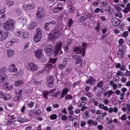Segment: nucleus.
<instances>
[{
  "mask_svg": "<svg viewBox=\"0 0 130 130\" xmlns=\"http://www.w3.org/2000/svg\"><path fill=\"white\" fill-rule=\"evenodd\" d=\"M16 26V20L13 19H9L3 23V28L6 31H12L14 30Z\"/></svg>",
  "mask_w": 130,
  "mask_h": 130,
  "instance_id": "1",
  "label": "nucleus"
},
{
  "mask_svg": "<svg viewBox=\"0 0 130 130\" xmlns=\"http://www.w3.org/2000/svg\"><path fill=\"white\" fill-rule=\"evenodd\" d=\"M26 68L30 72H36L38 70L37 65L33 62H28L26 64Z\"/></svg>",
  "mask_w": 130,
  "mask_h": 130,
  "instance_id": "2",
  "label": "nucleus"
},
{
  "mask_svg": "<svg viewBox=\"0 0 130 130\" xmlns=\"http://www.w3.org/2000/svg\"><path fill=\"white\" fill-rule=\"evenodd\" d=\"M52 50H53V46L51 44L47 45L44 48V51L48 56L51 55Z\"/></svg>",
  "mask_w": 130,
  "mask_h": 130,
  "instance_id": "3",
  "label": "nucleus"
},
{
  "mask_svg": "<svg viewBox=\"0 0 130 130\" xmlns=\"http://www.w3.org/2000/svg\"><path fill=\"white\" fill-rule=\"evenodd\" d=\"M45 16L44 14V9L42 6H40L38 8V11L37 12V17L38 18H43Z\"/></svg>",
  "mask_w": 130,
  "mask_h": 130,
  "instance_id": "4",
  "label": "nucleus"
},
{
  "mask_svg": "<svg viewBox=\"0 0 130 130\" xmlns=\"http://www.w3.org/2000/svg\"><path fill=\"white\" fill-rule=\"evenodd\" d=\"M11 98V96L9 94H5L3 90L0 91V99H2L4 101H9Z\"/></svg>",
  "mask_w": 130,
  "mask_h": 130,
  "instance_id": "5",
  "label": "nucleus"
},
{
  "mask_svg": "<svg viewBox=\"0 0 130 130\" xmlns=\"http://www.w3.org/2000/svg\"><path fill=\"white\" fill-rule=\"evenodd\" d=\"M9 36V31H3L0 30V41L6 40Z\"/></svg>",
  "mask_w": 130,
  "mask_h": 130,
  "instance_id": "6",
  "label": "nucleus"
},
{
  "mask_svg": "<svg viewBox=\"0 0 130 130\" xmlns=\"http://www.w3.org/2000/svg\"><path fill=\"white\" fill-rule=\"evenodd\" d=\"M61 47H62V43L61 42H58L56 43V45L55 46V55H57L58 53H59V51H60V50L61 49Z\"/></svg>",
  "mask_w": 130,
  "mask_h": 130,
  "instance_id": "7",
  "label": "nucleus"
},
{
  "mask_svg": "<svg viewBox=\"0 0 130 130\" xmlns=\"http://www.w3.org/2000/svg\"><path fill=\"white\" fill-rule=\"evenodd\" d=\"M36 7L35 4L32 3L31 4H26L23 6V9L24 11H29L34 9Z\"/></svg>",
  "mask_w": 130,
  "mask_h": 130,
  "instance_id": "8",
  "label": "nucleus"
},
{
  "mask_svg": "<svg viewBox=\"0 0 130 130\" xmlns=\"http://www.w3.org/2000/svg\"><path fill=\"white\" fill-rule=\"evenodd\" d=\"M62 10V3L58 2L57 7L54 8L53 13H59Z\"/></svg>",
  "mask_w": 130,
  "mask_h": 130,
  "instance_id": "9",
  "label": "nucleus"
},
{
  "mask_svg": "<svg viewBox=\"0 0 130 130\" xmlns=\"http://www.w3.org/2000/svg\"><path fill=\"white\" fill-rule=\"evenodd\" d=\"M8 70L10 73H17L18 72V69L14 63H11L9 65Z\"/></svg>",
  "mask_w": 130,
  "mask_h": 130,
  "instance_id": "10",
  "label": "nucleus"
},
{
  "mask_svg": "<svg viewBox=\"0 0 130 130\" xmlns=\"http://www.w3.org/2000/svg\"><path fill=\"white\" fill-rule=\"evenodd\" d=\"M56 90V89H54L51 90L50 91L48 90H45L43 93V97L44 98H45V99H46L47 100H48V96L49 94H51V93H53L54 92H55Z\"/></svg>",
  "mask_w": 130,
  "mask_h": 130,
  "instance_id": "11",
  "label": "nucleus"
},
{
  "mask_svg": "<svg viewBox=\"0 0 130 130\" xmlns=\"http://www.w3.org/2000/svg\"><path fill=\"white\" fill-rule=\"evenodd\" d=\"M35 55L37 58H41L43 55V53H42V51L41 50H37L35 51Z\"/></svg>",
  "mask_w": 130,
  "mask_h": 130,
  "instance_id": "12",
  "label": "nucleus"
},
{
  "mask_svg": "<svg viewBox=\"0 0 130 130\" xmlns=\"http://www.w3.org/2000/svg\"><path fill=\"white\" fill-rule=\"evenodd\" d=\"M112 23L113 26H115V27H117L119 25L120 23H121V21L120 20L117 18H115L112 20Z\"/></svg>",
  "mask_w": 130,
  "mask_h": 130,
  "instance_id": "13",
  "label": "nucleus"
},
{
  "mask_svg": "<svg viewBox=\"0 0 130 130\" xmlns=\"http://www.w3.org/2000/svg\"><path fill=\"white\" fill-rule=\"evenodd\" d=\"M70 92V88H64L62 89V92L60 95V98H64V96Z\"/></svg>",
  "mask_w": 130,
  "mask_h": 130,
  "instance_id": "14",
  "label": "nucleus"
},
{
  "mask_svg": "<svg viewBox=\"0 0 130 130\" xmlns=\"http://www.w3.org/2000/svg\"><path fill=\"white\" fill-rule=\"evenodd\" d=\"M54 82V78H53V77L50 76L49 78V80H48L46 82V84H47V85H48L49 86L52 87Z\"/></svg>",
  "mask_w": 130,
  "mask_h": 130,
  "instance_id": "15",
  "label": "nucleus"
},
{
  "mask_svg": "<svg viewBox=\"0 0 130 130\" xmlns=\"http://www.w3.org/2000/svg\"><path fill=\"white\" fill-rule=\"evenodd\" d=\"M61 36H62L61 30H58L54 33V39H58Z\"/></svg>",
  "mask_w": 130,
  "mask_h": 130,
  "instance_id": "16",
  "label": "nucleus"
},
{
  "mask_svg": "<svg viewBox=\"0 0 130 130\" xmlns=\"http://www.w3.org/2000/svg\"><path fill=\"white\" fill-rule=\"evenodd\" d=\"M73 51L77 53V54H81L83 52V48L81 47H74L73 49Z\"/></svg>",
  "mask_w": 130,
  "mask_h": 130,
  "instance_id": "17",
  "label": "nucleus"
},
{
  "mask_svg": "<svg viewBox=\"0 0 130 130\" xmlns=\"http://www.w3.org/2000/svg\"><path fill=\"white\" fill-rule=\"evenodd\" d=\"M6 79H7V75H0V84H4L6 82Z\"/></svg>",
  "mask_w": 130,
  "mask_h": 130,
  "instance_id": "18",
  "label": "nucleus"
},
{
  "mask_svg": "<svg viewBox=\"0 0 130 130\" xmlns=\"http://www.w3.org/2000/svg\"><path fill=\"white\" fill-rule=\"evenodd\" d=\"M7 52L8 57H13L15 55V51L13 49L7 50Z\"/></svg>",
  "mask_w": 130,
  "mask_h": 130,
  "instance_id": "19",
  "label": "nucleus"
},
{
  "mask_svg": "<svg viewBox=\"0 0 130 130\" xmlns=\"http://www.w3.org/2000/svg\"><path fill=\"white\" fill-rule=\"evenodd\" d=\"M67 63H68V62L67 61V59L66 58L64 59L63 61V63L59 64L58 65L59 69H60V70H62L63 69H64Z\"/></svg>",
  "mask_w": 130,
  "mask_h": 130,
  "instance_id": "20",
  "label": "nucleus"
},
{
  "mask_svg": "<svg viewBox=\"0 0 130 130\" xmlns=\"http://www.w3.org/2000/svg\"><path fill=\"white\" fill-rule=\"evenodd\" d=\"M87 124H92L94 126H96V125H98V122L97 121L93 120L91 119H89L87 122Z\"/></svg>",
  "mask_w": 130,
  "mask_h": 130,
  "instance_id": "21",
  "label": "nucleus"
},
{
  "mask_svg": "<svg viewBox=\"0 0 130 130\" xmlns=\"http://www.w3.org/2000/svg\"><path fill=\"white\" fill-rule=\"evenodd\" d=\"M3 87L5 88V89H7V90H13V85H11L9 86V82H6L4 83L3 85Z\"/></svg>",
  "mask_w": 130,
  "mask_h": 130,
  "instance_id": "22",
  "label": "nucleus"
},
{
  "mask_svg": "<svg viewBox=\"0 0 130 130\" xmlns=\"http://www.w3.org/2000/svg\"><path fill=\"white\" fill-rule=\"evenodd\" d=\"M61 93V91L60 90L57 91V92H53L51 94V97H53L54 98H58L59 96H60V94Z\"/></svg>",
  "mask_w": 130,
  "mask_h": 130,
  "instance_id": "23",
  "label": "nucleus"
},
{
  "mask_svg": "<svg viewBox=\"0 0 130 130\" xmlns=\"http://www.w3.org/2000/svg\"><path fill=\"white\" fill-rule=\"evenodd\" d=\"M53 67L52 66V64H50V63H47L45 66V69L46 72H49V71H51L52 70V68Z\"/></svg>",
  "mask_w": 130,
  "mask_h": 130,
  "instance_id": "24",
  "label": "nucleus"
},
{
  "mask_svg": "<svg viewBox=\"0 0 130 130\" xmlns=\"http://www.w3.org/2000/svg\"><path fill=\"white\" fill-rule=\"evenodd\" d=\"M23 84H24V81L18 80V81H16L14 82V85L15 87H19L20 86H22V85H23Z\"/></svg>",
  "mask_w": 130,
  "mask_h": 130,
  "instance_id": "25",
  "label": "nucleus"
},
{
  "mask_svg": "<svg viewBox=\"0 0 130 130\" xmlns=\"http://www.w3.org/2000/svg\"><path fill=\"white\" fill-rule=\"evenodd\" d=\"M106 10L109 15H112V14L114 13V9L110 6H109L108 8H106Z\"/></svg>",
  "mask_w": 130,
  "mask_h": 130,
  "instance_id": "26",
  "label": "nucleus"
},
{
  "mask_svg": "<svg viewBox=\"0 0 130 130\" xmlns=\"http://www.w3.org/2000/svg\"><path fill=\"white\" fill-rule=\"evenodd\" d=\"M17 121L18 122H20V123H23L24 122H26L27 119H25V118L22 117V116H19L17 118Z\"/></svg>",
  "mask_w": 130,
  "mask_h": 130,
  "instance_id": "27",
  "label": "nucleus"
},
{
  "mask_svg": "<svg viewBox=\"0 0 130 130\" xmlns=\"http://www.w3.org/2000/svg\"><path fill=\"white\" fill-rule=\"evenodd\" d=\"M23 31H22L20 30H17L15 31V35L17 36V37H20V38H22L23 37Z\"/></svg>",
  "mask_w": 130,
  "mask_h": 130,
  "instance_id": "28",
  "label": "nucleus"
},
{
  "mask_svg": "<svg viewBox=\"0 0 130 130\" xmlns=\"http://www.w3.org/2000/svg\"><path fill=\"white\" fill-rule=\"evenodd\" d=\"M35 36H39V37H42V31L41 30V28H39L37 29Z\"/></svg>",
  "mask_w": 130,
  "mask_h": 130,
  "instance_id": "29",
  "label": "nucleus"
},
{
  "mask_svg": "<svg viewBox=\"0 0 130 130\" xmlns=\"http://www.w3.org/2000/svg\"><path fill=\"white\" fill-rule=\"evenodd\" d=\"M75 58L76 59V64H78V63H82V59L81 58V56L76 55L75 56Z\"/></svg>",
  "mask_w": 130,
  "mask_h": 130,
  "instance_id": "30",
  "label": "nucleus"
},
{
  "mask_svg": "<svg viewBox=\"0 0 130 130\" xmlns=\"http://www.w3.org/2000/svg\"><path fill=\"white\" fill-rule=\"evenodd\" d=\"M124 49L123 48L119 49L118 52H117V55H120L121 56H123L124 55Z\"/></svg>",
  "mask_w": 130,
  "mask_h": 130,
  "instance_id": "31",
  "label": "nucleus"
},
{
  "mask_svg": "<svg viewBox=\"0 0 130 130\" xmlns=\"http://www.w3.org/2000/svg\"><path fill=\"white\" fill-rule=\"evenodd\" d=\"M69 12L70 14L74 15L75 14V13H76V10H75V9H74V7L70 6L69 7Z\"/></svg>",
  "mask_w": 130,
  "mask_h": 130,
  "instance_id": "32",
  "label": "nucleus"
},
{
  "mask_svg": "<svg viewBox=\"0 0 130 130\" xmlns=\"http://www.w3.org/2000/svg\"><path fill=\"white\" fill-rule=\"evenodd\" d=\"M36 26H37V23L35 22H32L29 27V30H33L36 28Z\"/></svg>",
  "mask_w": 130,
  "mask_h": 130,
  "instance_id": "33",
  "label": "nucleus"
},
{
  "mask_svg": "<svg viewBox=\"0 0 130 130\" xmlns=\"http://www.w3.org/2000/svg\"><path fill=\"white\" fill-rule=\"evenodd\" d=\"M42 37H39L38 36H35L34 38V41L35 42H39L42 39Z\"/></svg>",
  "mask_w": 130,
  "mask_h": 130,
  "instance_id": "34",
  "label": "nucleus"
},
{
  "mask_svg": "<svg viewBox=\"0 0 130 130\" xmlns=\"http://www.w3.org/2000/svg\"><path fill=\"white\" fill-rule=\"evenodd\" d=\"M15 94L16 96H20L22 98V94H23V91L21 89H18L15 91Z\"/></svg>",
  "mask_w": 130,
  "mask_h": 130,
  "instance_id": "35",
  "label": "nucleus"
},
{
  "mask_svg": "<svg viewBox=\"0 0 130 130\" xmlns=\"http://www.w3.org/2000/svg\"><path fill=\"white\" fill-rule=\"evenodd\" d=\"M48 39L49 41H52L53 39H54V36L52 33L50 32L49 34Z\"/></svg>",
  "mask_w": 130,
  "mask_h": 130,
  "instance_id": "36",
  "label": "nucleus"
},
{
  "mask_svg": "<svg viewBox=\"0 0 130 130\" xmlns=\"http://www.w3.org/2000/svg\"><path fill=\"white\" fill-rule=\"evenodd\" d=\"M90 80V86H93L94 85V83L96 82V79H94L92 76H89Z\"/></svg>",
  "mask_w": 130,
  "mask_h": 130,
  "instance_id": "37",
  "label": "nucleus"
},
{
  "mask_svg": "<svg viewBox=\"0 0 130 130\" xmlns=\"http://www.w3.org/2000/svg\"><path fill=\"white\" fill-rule=\"evenodd\" d=\"M6 5H7L8 7H10V6H13L14 3L13 2L10 1V0H7L6 1Z\"/></svg>",
  "mask_w": 130,
  "mask_h": 130,
  "instance_id": "38",
  "label": "nucleus"
},
{
  "mask_svg": "<svg viewBox=\"0 0 130 130\" xmlns=\"http://www.w3.org/2000/svg\"><path fill=\"white\" fill-rule=\"evenodd\" d=\"M104 85V82H103L102 81H100V82H98L96 86L98 88H102Z\"/></svg>",
  "mask_w": 130,
  "mask_h": 130,
  "instance_id": "39",
  "label": "nucleus"
},
{
  "mask_svg": "<svg viewBox=\"0 0 130 130\" xmlns=\"http://www.w3.org/2000/svg\"><path fill=\"white\" fill-rule=\"evenodd\" d=\"M128 31H125L123 32V33L122 34V37H124V38H126V37H128L129 36Z\"/></svg>",
  "mask_w": 130,
  "mask_h": 130,
  "instance_id": "40",
  "label": "nucleus"
},
{
  "mask_svg": "<svg viewBox=\"0 0 130 130\" xmlns=\"http://www.w3.org/2000/svg\"><path fill=\"white\" fill-rule=\"evenodd\" d=\"M64 99L65 100H70L74 99V97L73 96V95L71 94H68L65 96Z\"/></svg>",
  "mask_w": 130,
  "mask_h": 130,
  "instance_id": "41",
  "label": "nucleus"
},
{
  "mask_svg": "<svg viewBox=\"0 0 130 130\" xmlns=\"http://www.w3.org/2000/svg\"><path fill=\"white\" fill-rule=\"evenodd\" d=\"M50 118L52 119V120H54L57 118V115L55 114H53L50 116Z\"/></svg>",
  "mask_w": 130,
  "mask_h": 130,
  "instance_id": "42",
  "label": "nucleus"
},
{
  "mask_svg": "<svg viewBox=\"0 0 130 130\" xmlns=\"http://www.w3.org/2000/svg\"><path fill=\"white\" fill-rule=\"evenodd\" d=\"M95 30H96V32H99L100 31V29H101V26H100V23H98L96 25V26L94 28Z\"/></svg>",
  "mask_w": 130,
  "mask_h": 130,
  "instance_id": "43",
  "label": "nucleus"
},
{
  "mask_svg": "<svg viewBox=\"0 0 130 130\" xmlns=\"http://www.w3.org/2000/svg\"><path fill=\"white\" fill-rule=\"evenodd\" d=\"M22 37L23 38H25V39H27V38H29V32H23V35H22Z\"/></svg>",
  "mask_w": 130,
  "mask_h": 130,
  "instance_id": "44",
  "label": "nucleus"
},
{
  "mask_svg": "<svg viewBox=\"0 0 130 130\" xmlns=\"http://www.w3.org/2000/svg\"><path fill=\"white\" fill-rule=\"evenodd\" d=\"M72 69L71 68H67L66 71H65V75H69L70 73L72 72Z\"/></svg>",
  "mask_w": 130,
  "mask_h": 130,
  "instance_id": "45",
  "label": "nucleus"
},
{
  "mask_svg": "<svg viewBox=\"0 0 130 130\" xmlns=\"http://www.w3.org/2000/svg\"><path fill=\"white\" fill-rule=\"evenodd\" d=\"M125 26V25L124 23H121L120 25L119 26V29L121 31H124V27Z\"/></svg>",
  "mask_w": 130,
  "mask_h": 130,
  "instance_id": "46",
  "label": "nucleus"
},
{
  "mask_svg": "<svg viewBox=\"0 0 130 130\" xmlns=\"http://www.w3.org/2000/svg\"><path fill=\"white\" fill-rule=\"evenodd\" d=\"M115 17H118V18H122V14L120 12H117L115 14Z\"/></svg>",
  "mask_w": 130,
  "mask_h": 130,
  "instance_id": "47",
  "label": "nucleus"
},
{
  "mask_svg": "<svg viewBox=\"0 0 130 130\" xmlns=\"http://www.w3.org/2000/svg\"><path fill=\"white\" fill-rule=\"evenodd\" d=\"M80 84H81V81H78L75 82L73 84V87L74 88H76V86H78V85H80Z\"/></svg>",
  "mask_w": 130,
  "mask_h": 130,
  "instance_id": "48",
  "label": "nucleus"
},
{
  "mask_svg": "<svg viewBox=\"0 0 130 130\" xmlns=\"http://www.w3.org/2000/svg\"><path fill=\"white\" fill-rule=\"evenodd\" d=\"M74 24V20H73L72 19H70L68 21V27H71L72 26V24Z\"/></svg>",
  "mask_w": 130,
  "mask_h": 130,
  "instance_id": "49",
  "label": "nucleus"
},
{
  "mask_svg": "<svg viewBox=\"0 0 130 130\" xmlns=\"http://www.w3.org/2000/svg\"><path fill=\"white\" fill-rule=\"evenodd\" d=\"M125 95V93H121L120 94V100L121 101H123L124 99V96Z\"/></svg>",
  "mask_w": 130,
  "mask_h": 130,
  "instance_id": "50",
  "label": "nucleus"
},
{
  "mask_svg": "<svg viewBox=\"0 0 130 130\" xmlns=\"http://www.w3.org/2000/svg\"><path fill=\"white\" fill-rule=\"evenodd\" d=\"M27 106L28 107H30L32 108L34 106V102H29V103H27Z\"/></svg>",
  "mask_w": 130,
  "mask_h": 130,
  "instance_id": "51",
  "label": "nucleus"
},
{
  "mask_svg": "<svg viewBox=\"0 0 130 130\" xmlns=\"http://www.w3.org/2000/svg\"><path fill=\"white\" fill-rule=\"evenodd\" d=\"M124 42V41L123 40V39H120L118 42L119 46H122Z\"/></svg>",
  "mask_w": 130,
  "mask_h": 130,
  "instance_id": "52",
  "label": "nucleus"
},
{
  "mask_svg": "<svg viewBox=\"0 0 130 130\" xmlns=\"http://www.w3.org/2000/svg\"><path fill=\"white\" fill-rule=\"evenodd\" d=\"M82 46H83V48L82 50H86L87 49V46H88V45H87V44L85 42H84L82 43Z\"/></svg>",
  "mask_w": 130,
  "mask_h": 130,
  "instance_id": "53",
  "label": "nucleus"
},
{
  "mask_svg": "<svg viewBox=\"0 0 130 130\" xmlns=\"http://www.w3.org/2000/svg\"><path fill=\"white\" fill-rule=\"evenodd\" d=\"M12 43H12L11 41L10 42H8L6 44V47H7V48H9V47H11V46H12Z\"/></svg>",
  "mask_w": 130,
  "mask_h": 130,
  "instance_id": "54",
  "label": "nucleus"
},
{
  "mask_svg": "<svg viewBox=\"0 0 130 130\" xmlns=\"http://www.w3.org/2000/svg\"><path fill=\"white\" fill-rule=\"evenodd\" d=\"M85 96H87L88 98H92V93L90 92L87 91L85 93Z\"/></svg>",
  "mask_w": 130,
  "mask_h": 130,
  "instance_id": "55",
  "label": "nucleus"
},
{
  "mask_svg": "<svg viewBox=\"0 0 130 130\" xmlns=\"http://www.w3.org/2000/svg\"><path fill=\"white\" fill-rule=\"evenodd\" d=\"M114 7L115 8L116 11H117V12H120L121 11V8H120V7H119V5H115Z\"/></svg>",
  "mask_w": 130,
  "mask_h": 130,
  "instance_id": "56",
  "label": "nucleus"
},
{
  "mask_svg": "<svg viewBox=\"0 0 130 130\" xmlns=\"http://www.w3.org/2000/svg\"><path fill=\"white\" fill-rule=\"evenodd\" d=\"M34 113L36 114V115H40L41 114V110H38L35 112H34Z\"/></svg>",
  "mask_w": 130,
  "mask_h": 130,
  "instance_id": "57",
  "label": "nucleus"
},
{
  "mask_svg": "<svg viewBox=\"0 0 130 130\" xmlns=\"http://www.w3.org/2000/svg\"><path fill=\"white\" fill-rule=\"evenodd\" d=\"M61 120H63L64 121L65 120H68V116L67 115H63L61 118Z\"/></svg>",
  "mask_w": 130,
  "mask_h": 130,
  "instance_id": "58",
  "label": "nucleus"
},
{
  "mask_svg": "<svg viewBox=\"0 0 130 130\" xmlns=\"http://www.w3.org/2000/svg\"><path fill=\"white\" fill-rule=\"evenodd\" d=\"M21 98H22V97H21L19 95H16L14 98V101H19V100H20V99H21Z\"/></svg>",
  "mask_w": 130,
  "mask_h": 130,
  "instance_id": "59",
  "label": "nucleus"
},
{
  "mask_svg": "<svg viewBox=\"0 0 130 130\" xmlns=\"http://www.w3.org/2000/svg\"><path fill=\"white\" fill-rule=\"evenodd\" d=\"M15 11L16 13H17V14L19 15L22 14V10H20V8H16Z\"/></svg>",
  "mask_w": 130,
  "mask_h": 130,
  "instance_id": "60",
  "label": "nucleus"
},
{
  "mask_svg": "<svg viewBox=\"0 0 130 130\" xmlns=\"http://www.w3.org/2000/svg\"><path fill=\"white\" fill-rule=\"evenodd\" d=\"M7 72V70L6 69V67L0 69V73L1 74H4Z\"/></svg>",
  "mask_w": 130,
  "mask_h": 130,
  "instance_id": "61",
  "label": "nucleus"
},
{
  "mask_svg": "<svg viewBox=\"0 0 130 130\" xmlns=\"http://www.w3.org/2000/svg\"><path fill=\"white\" fill-rule=\"evenodd\" d=\"M13 124V120L10 119L8 120L6 123L7 125H11Z\"/></svg>",
  "mask_w": 130,
  "mask_h": 130,
  "instance_id": "62",
  "label": "nucleus"
},
{
  "mask_svg": "<svg viewBox=\"0 0 130 130\" xmlns=\"http://www.w3.org/2000/svg\"><path fill=\"white\" fill-rule=\"evenodd\" d=\"M90 89H91L90 86H86L84 88V91L85 92H89V91H90Z\"/></svg>",
  "mask_w": 130,
  "mask_h": 130,
  "instance_id": "63",
  "label": "nucleus"
},
{
  "mask_svg": "<svg viewBox=\"0 0 130 130\" xmlns=\"http://www.w3.org/2000/svg\"><path fill=\"white\" fill-rule=\"evenodd\" d=\"M49 62H50L51 63H54L55 62H56V59L50 58L49 60Z\"/></svg>",
  "mask_w": 130,
  "mask_h": 130,
  "instance_id": "64",
  "label": "nucleus"
}]
</instances>
